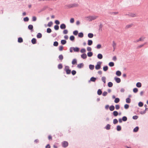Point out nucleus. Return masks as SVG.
Masks as SVG:
<instances>
[{"label":"nucleus","instance_id":"1","mask_svg":"<svg viewBox=\"0 0 148 148\" xmlns=\"http://www.w3.org/2000/svg\"><path fill=\"white\" fill-rule=\"evenodd\" d=\"M102 63L101 62L99 61L97 62V64L95 66V69L97 70L100 69L101 68V65Z\"/></svg>","mask_w":148,"mask_h":148},{"label":"nucleus","instance_id":"2","mask_svg":"<svg viewBox=\"0 0 148 148\" xmlns=\"http://www.w3.org/2000/svg\"><path fill=\"white\" fill-rule=\"evenodd\" d=\"M64 71H66L67 74H70L71 73V70L69 69V66H65L64 69Z\"/></svg>","mask_w":148,"mask_h":148},{"label":"nucleus","instance_id":"3","mask_svg":"<svg viewBox=\"0 0 148 148\" xmlns=\"http://www.w3.org/2000/svg\"><path fill=\"white\" fill-rule=\"evenodd\" d=\"M69 145L68 143L66 141H64L62 142V146L63 147L65 148L67 147Z\"/></svg>","mask_w":148,"mask_h":148},{"label":"nucleus","instance_id":"4","mask_svg":"<svg viewBox=\"0 0 148 148\" xmlns=\"http://www.w3.org/2000/svg\"><path fill=\"white\" fill-rule=\"evenodd\" d=\"M114 79L115 80V82L118 83H120L121 82V79L120 78L117 77H115L114 78Z\"/></svg>","mask_w":148,"mask_h":148},{"label":"nucleus","instance_id":"5","mask_svg":"<svg viewBox=\"0 0 148 148\" xmlns=\"http://www.w3.org/2000/svg\"><path fill=\"white\" fill-rule=\"evenodd\" d=\"M97 78L95 77H92L90 79V80L88 81V82H95L96 81L97 79Z\"/></svg>","mask_w":148,"mask_h":148},{"label":"nucleus","instance_id":"6","mask_svg":"<svg viewBox=\"0 0 148 148\" xmlns=\"http://www.w3.org/2000/svg\"><path fill=\"white\" fill-rule=\"evenodd\" d=\"M28 28L29 30H30L31 32L34 31L33 26L32 25L30 24L29 25L28 27Z\"/></svg>","mask_w":148,"mask_h":148},{"label":"nucleus","instance_id":"7","mask_svg":"<svg viewBox=\"0 0 148 148\" xmlns=\"http://www.w3.org/2000/svg\"><path fill=\"white\" fill-rule=\"evenodd\" d=\"M73 49L74 52H78L79 51L80 48L77 47H73Z\"/></svg>","mask_w":148,"mask_h":148},{"label":"nucleus","instance_id":"8","mask_svg":"<svg viewBox=\"0 0 148 148\" xmlns=\"http://www.w3.org/2000/svg\"><path fill=\"white\" fill-rule=\"evenodd\" d=\"M103 25L101 23H100V25H99V29H98L99 32H102V28Z\"/></svg>","mask_w":148,"mask_h":148},{"label":"nucleus","instance_id":"9","mask_svg":"<svg viewBox=\"0 0 148 148\" xmlns=\"http://www.w3.org/2000/svg\"><path fill=\"white\" fill-rule=\"evenodd\" d=\"M66 25L64 23H62L61 24L60 27L61 29H63L66 28Z\"/></svg>","mask_w":148,"mask_h":148},{"label":"nucleus","instance_id":"10","mask_svg":"<svg viewBox=\"0 0 148 148\" xmlns=\"http://www.w3.org/2000/svg\"><path fill=\"white\" fill-rule=\"evenodd\" d=\"M84 66V64L83 63H81L77 65V67L79 69H81L83 68Z\"/></svg>","mask_w":148,"mask_h":148},{"label":"nucleus","instance_id":"11","mask_svg":"<svg viewBox=\"0 0 148 148\" xmlns=\"http://www.w3.org/2000/svg\"><path fill=\"white\" fill-rule=\"evenodd\" d=\"M81 57L83 59H86L87 58V56L85 53H83L81 55Z\"/></svg>","mask_w":148,"mask_h":148},{"label":"nucleus","instance_id":"12","mask_svg":"<svg viewBox=\"0 0 148 148\" xmlns=\"http://www.w3.org/2000/svg\"><path fill=\"white\" fill-rule=\"evenodd\" d=\"M36 39L35 38H33L31 40V42L33 44H36Z\"/></svg>","mask_w":148,"mask_h":148},{"label":"nucleus","instance_id":"13","mask_svg":"<svg viewBox=\"0 0 148 148\" xmlns=\"http://www.w3.org/2000/svg\"><path fill=\"white\" fill-rule=\"evenodd\" d=\"M96 18V17L94 16H90L89 17V18L90 19L89 20L90 21L95 20Z\"/></svg>","mask_w":148,"mask_h":148},{"label":"nucleus","instance_id":"14","mask_svg":"<svg viewBox=\"0 0 148 148\" xmlns=\"http://www.w3.org/2000/svg\"><path fill=\"white\" fill-rule=\"evenodd\" d=\"M139 129V127L138 126H136L134 129L133 132H138Z\"/></svg>","mask_w":148,"mask_h":148},{"label":"nucleus","instance_id":"15","mask_svg":"<svg viewBox=\"0 0 148 148\" xmlns=\"http://www.w3.org/2000/svg\"><path fill=\"white\" fill-rule=\"evenodd\" d=\"M97 58L99 59H101L103 58V56L101 53H99L97 55Z\"/></svg>","mask_w":148,"mask_h":148},{"label":"nucleus","instance_id":"16","mask_svg":"<svg viewBox=\"0 0 148 148\" xmlns=\"http://www.w3.org/2000/svg\"><path fill=\"white\" fill-rule=\"evenodd\" d=\"M147 110H148V108H146L143 111H141L140 112V113L141 114H144L146 113V112Z\"/></svg>","mask_w":148,"mask_h":148},{"label":"nucleus","instance_id":"17","mask_svg":"<svg viewBox=\"0 0 148 148\" xmlns=\"http://www.w3.org/2000/svg\"><path fill=\"white\" fill-rule=\"evenodd\" d=\"M111 125L109 124H108L104 127L105 129H106L107 130H108L110 129Z\"/></svg>","mask_w":148,"mask_h":148},{"label":"nucleus","instance_id":"18","mask_svg":"<svg viewBox=\"0 0 148 148\" xmlns=\"http://www.w3.org/2000/svg\"><path fill=\"white\" fill-rule=\"evenodd\" d=\"M112 114L114 116H116L118 115V112L116 111H113V112H112Z\"/></svg>","mask_w":148,"mask_h":148},{"label":"nucleus","instance_id":"19","mask_svg":"<svg viewBox=\"0 0 148 148\" xmlns=\"http://www.w3.org/2000/svg\"><path fill=\"white\" fill-rule=\"evenodd\" d=\"M93 53L92 52H91V51H90V52H88L87 54V56L88 57H92L93 56Z\"/></svg>","mask_w":148,"mask_h":148},{"label":"nucleus","instance_id":"20","mask_svg":"<svg viewBox=\"0 0 148 148\" xmlns=\"http://www.w3.org/2000/svg\"><path fill=\"white\" fill-rule=\"evenodd\" d=\"M116 74L118 76H120L121 75V72L119 71H117L116 72Z\"/></svg>","mask_w":148,"mask_h":148},{"label":"nucleus","instance_id":"21","mask_svg":"<svg viewBox=\"0 0 148 148\" xmlns=\"http://www.w3.org/2000/svg\"><path fill=\"white\" fill-rule=\"evenodd\" d=\"M115 109V107L113 105H111L109 107V110L110 111H113Z\"/></svg>","mask_w":148,"mask_h":148},{"label":"nucleus","instance_id":"22","mask_svg":"<svg viewBox=\"0 0 148 148\" xmlns=\"http://www.w3.org/2000/svg\"><path fill=\"white\" fill-rule=\"evenodd\" d=\"M78 36L79 37L82 38L84 36V34L83 32H81L78 34Z\"/></svg>","mask_w":148,"mask_h":148},{"label":"nucleus","instance_id":"23","mask_svg":"<svg viewBox=\"0 0 148 148\" xmlns=\"http://www.w3.org/2000/svg\"><path fill=\"white\" fill-rule=\"evenodd\" d=\"M93 43L92 41V40H89L88 41V45L90 46L92 45Z\"/></svg>","mask_w":148,"mask_h":148},{"label":"nucleus","instance_id":"24","mask_svg":"<svg viewBox=\"0 0 148 148\" xmlns=\"http://www.w3.org/2000/svg\"><path fill=\"white\" fill-rule=\"evenodd\" d=\"M36 37L38 38H40L42 37V34L40 33H39L37 34Z\"/></svg>","mask_w":148,"mask_h":148},{"label":"nucleus","instance_id":"25","mask_svg":"<svg viewBox=\"0 0 148 148\" xmlns=\"http://www.w3.org/2000/svg\"><path fill=\"white\" fill-rule=\"evenodd\" d=\"M77 63V59H73L72 62V64L73 65H74L75 64H76Z\"/></svg>","mask_w":148,"mask_h":148},{"label":"nucleus","instance_id":"26","mask_svg":"<svg viewBox=\"0 0 148 148\" xmlns=\"http://www.w3.org/2000/svg\"><path fill=\"white\" fill-rule=\"evenodd\" d=\"M108 67L107 66H105L103 67V70L104 71H106L108 69Z\"/></svg>","mask_w":148,"mask_h":148},{"label":"nucleus","instance_id":"27","mask_svg":"<svg viewBox=\"0 0 148 148\" xmlns=\"http://www.w3.org/2000/svg\"><path fill=\"white\" fill-rule=\"evenodd\" d=\"M102 91L101 89H99L97 91V94L99 95H101L102 93Z\"/></svg>","mask_w":148,"mask_h":148},{"label":"nucleus","instance_id":"28","mask_svg":"<svg viewBox=\"0 0 148 148\" xmlns=\"http://www.w3.org/2000/svg\"><path fill=\"white\" fill-rule=\"evenodd\" d=\"M69 39L71 41H74L75 40V37L74 36L72 35L70 37Z\"/></svg>","mask_w":148,"mask_h":148},{"label":"nucleus","instance_id":"29","mask_svg":"<svg viewBox=\"0 0 148 148\" xmlns=\"http://www.w3.org/2000/svg\"><path fill=\"white\" fill-rule=\"evenodd\" d=\"M18 42H19V43H21V42H23V38L21 37H19L18 38Z\"/></svg>","mask_w":148,"mask_h":148},{"label":"nucleus","instance_id":"30","mask_svg":"<svg viewBox=\"0 0 148 148\" xmlns=\"http://www.w3.org/2000/svg\"><path fill=\"white\" fill-rule=\"evenodd\" d=\"M89 68L91 70H93L94 68V65L92 64H90L89 66Z\"/></svg>","mask_w":148,"mask_h":148},{"label":"nucleus","instance_id":"31","mask_svg":"<svg viewBox=\"0 0 148 148\" xmlns=\"http://www.w3.org/2000/svg\"><path fill=\"white\" fill-rule=\"evenodd\" d=\"M145 38V37L143 38L142 39V37H141L138 40H136V41H135V42H138L139 41H143L144 39Z\"/></svg>","mask_w":148,"mask_h":148},{"label":"nucleus","instance_id":"32","mask_svg":"<svg viewBox=\"0 0 148 148\" xmlns=\"http://www.w3.org/2000/svg\"><path fill=\"white\" fill-rule=\"evenodd\" d=\"M131 99L129 97L127 98L126 99V102L127 103H129L131 102Z\"/></svg>","mask_w":148,"mask_h":148},{"label":"nucleus","instance_id":"33","mask_svg":"<svg viewBox=\"0 0 148 148\" xmlns=\"http://www.w3.org/2000/svg\"><path fill=\"white\" fill-rule=\"evenodd\" d=\"M93 34L92 33H89L88 34V36L90 38H92L93 37Z\"/></svg>","mask_w":148,"mask_h":148},{"label":"nucleus","instance_id":"34","mask_svg":"<svg viewBox=\"0 0 148 148\" xmlns=\"http://www.w3.org/2000/svg\"><path fill=\"white\" fill-rule=\"evenodd\" d=\"M66 43V41L65 40H62L61 41V43L62 45L65 44Z\"/></svg>","mask_w":148,"mask_h":148},{"label":"nucleus","instance_id":"35","mask_svg":"<svg viewBox=\"0 0 148 148\" xmlns=\"http://www.w3.org/2000/svg\"><path fill=\"white\" fill-rule=\"evenodd\" d=\"M136 86L138 88H140L141 87L142 84L140 82H138L136 84Z\"/></svg>","mask_w":148,"mask_h":148},{"label":"nucleus","instance_id":"36","mask_svg":"<svg viewBox=\"0 0 148 148\" xmlns=\"http://www.w3.org/2000/svg\"><path fill=\"white\" fill-rule=\"evenodd\" d=\"M113 84L111 82H109L108 84V86L109 87H111L112 86Z\"/></svg>","mask_w":148,"mask_h":148},{"label":"nucleus","instance_id":"37","mask_svg":"<svg viewBox=\"0 0 148 148\" xmlns=\"http://www.w3.org/2000/svg\"><path fill=\"white\" fill-rule=\"evenodd\" d=\"M120 99L119 98H116L114 100V102L115 103H118L120 101Z\"/></svg>","mask_w":148,"mask_h":148},{"label":"nucleus","instance_id":"38","mask_svg":"<svg viewBox=\"0 0 148 148\" xmlns=\"http://www.w3.org/2000/svg\"><path fill=\"white\" fill-rule=\"evenodd\" d=\"M58 58L61 61H62L64 58L62 54L58 56Z\"/></svg>","mask_w":148,"mask_h":148},{"label":"nucleus","instance_id":"39","mask_svg":"<svg viewBox=\"0 0 148 148\" xmlns=\"http://www.w3.org/2000/svg\"><path fill=\"white\" fill-rule=\"evenodd\" d=\"M121 130V127L120 125H118L116 127V130L117 131H119Z\"/></svg>","mask_w":148,"mask_h":148},{"label":"nucleus","instance_id":"40","mask_svg":"<svg viewBox=\"0 0 148 148\" xmlns=\"http://www.w3.org/2000/svg\"><path fill=\"white\" fill-rule=\"evenodd\" d=\"M108 13L110 14H113L114 15H116L118 13V12H111L110 11H109L108 12Z\"/></svg>","mask_w":148,"mask_h":148},{"label":"nucleus","instance_id":"41","mask_svg":"<svg viewBox=\"0 0 148 148\" xmlns=\"http://www.w3.org/2000/svg\"><path fill=\"white\" fill-rule=\"evenodd\" d=\"M64 7L65 8H72L71 4L65 5Z\"/></svg>","mask_w":148,"mask_h":148},{"label":"nucleus","instance_id":"42","mask_svg":"<svg viewBox=\"0 0 148 148\" xmlns=\"http://www.w3.org/2000/svg\"><path fill=\"white\" fill-rule=\"evenodd\" d=\"M109 66L110 67H113L114 65V63L113 62H110L108 64Z\"/></svg>","mask_w":148,"mask_h":148},{"label":"nucleus","instance_id":"43","mask_svg":"<svg viewBox=\"0 0 148 148\" xmlns=\"http://www.w3.org/2000/svg\"><path fill=\"white\" fill-rule=\"evenodd\" d=\"M80 51L81 53H84L86 52V50L85 48H82L81 49Z\"/></svg>","mask_w":148,"mask_h":148},{"label":"nucleus","instance_id":"44","mask_svg":"<svg viewBox=\"0 0 148 148\" xmlns=\"http://www.w3.org/2000/svg\"><path fill=\"white\" fill-rule=\"evenodd\" d=\"M78 32L77 30H75L73 31V34L75 36H77L78 34Z\"/></svg>","mask_w":148,"mask_h":148},{"label":"nucleus","instance_id":"45","mask_svg":"<svg viewBox=\"0 0 148 148\" xmlns=\"http://www.w3.org/2000/svg\"><path fill=\"white\" fill-rule=\"evenodd\" d=\"M116 44L115 42L114 41H113V42H112V45L113 47V49H114L113 51H114L115 49V46H116Z\"/></svg>","mask_w":148,"mask_h":148},{"label":"nucleus","instance_id":"46","mask_svg":"<svg viewBox=\"0 0 148 148\" xmlns=\"http://www.w3.org/2000/svg\"><path fill=\"white\" fill-rule=\"evenodd\" d=\"M122 120L123 121H126L127 120V118L126 116H123L122 118Z\"/></svg>","mask_w":148,"mask_h":148},{"label":"nucleus","instance_id":"47","mask_svg":"<svg viewBox=\"0 0 148 148\" xmlns=\"http://www.w3.org/2000/svg\"><path fill=\"white\" fill-rule=\"evenodd\" d=\"M29 20V18L28 17H26L23 18V21L25 22H28Z\"/></svg>","mask_w":148,"mask_h":148},{"label":"nucleus","instance_id":"48","mask_svg":"<svg viewBox=\"0 0 148 148\" xmlns=\"http://www.w3.org/2000/svg\"><path fill=\"white\" fill-rule=\"evenodd\" d=\"M78 5L77 3H73L71 4L72 8H74L75 7H77L78 6Z\"/></svg>","mask_w":148,"mask_h":148},{"label":"nucleus","instance_id":"49","mask_svg":"<svg viewBox=\"0 0 148 148\" xmlns=\"http://www.w3.org/2000/svg\"><path fill=\"white\" fill-rule=\"evenodd\" d=\"M52 32L51 29L49 28H48L47 29V32L48 33H50Z\"/></svg>","mask_w":148,"mask_h":148},{"label":"nucleus","instance_id":"50","mask_svg":"<svg viewBox=\"0 0 148 148\" xmlns=\"http://www.w3.org/2000/svg\"><path fill=\"white\" fill-rule=\"evenodd\" d=\"M58 45V43L57 41H55L54 42L53 45L55 47H57Z\"/></svg>","mask_w":148,"mask_h":148},{"label":"nucleus","instance_id":"51","mask_svg":"<svg viewBox=\"0 0 148 148\" xmlns=\"http://www.w3.org/2000/svg\"><path fill=\"white\" fill-rule=\"evenodd\" d=\"M130 16L131 17H135L137 16V15L136 14L131 13L130 14Z\"/></svg>","mask_w":148,"mask_h":148},{"label":"nucleus","instance_id":"52","mask_svg":"<svg viewBox=\"0 0 148 148\" xmlns=\"http://www.w3.org/2000/svg\"><path fill=\"white\" fill-rule=\"evenodd\" d=\"M138 106L140 107H142L143 106V103L142 102L140 101L138 103Z\"/></svg>","mask_w":148,"mask_h":148},{"label":"nucleus","instance_id":"53","mask_svg":"<svg viewBox=\"0 0 148 148\" xmlns=\"http://www.w3.org/2000/svg\"><path fill=\"white\" fill-rule=\"evenodd\" d=\"M54 29L56 30H58L59 29V26L58 25H56L54 26Z\"/></svg>","mask_w":148,"mask_h":148},{"label":"nucleus","instance_id":"54","mask_svg":"<svg viewBox=\"0 0 148 148\" xmlns=\"http://www.w3.org/2000/svg\"><path fill=\"white\" fill-rule=\"evenodd\" d=\"M53 24V23L52 21H50L47 24V26L49 27H51L52 26Z\"/></svg>","mask_w":148,"mask_h":148},{"label":"nucleus","instance_id":"55","mask_svg":"<svg viewBox=\"0 0 148 148\" xmlns=\"http://www.w3.org/2000/svg\"><path fill=\"white\" fill-rule=\"evenodd\" d=\"M62 64H60L58 65V68L59 69H61L62 68Z\"/></svg>","mask_w":148,"mask_h":148},{"label":"nucleus","instance_id":"56","mask_svg":"<svg viewBox=\"0 0 148 148\" xmlns=\"http://www.w3.org/2000/svg\"><path fill=\"white\" fill-rule=\"evenodd\" d=\"M118 123V121L116 119H114L113 120V123L114 124H116Z\"/></svg>","mask_w":148,"mask_h":148},{"label":"nucleus","instance_id":"57","mask_svg":"<svg viewBox=\"0 0 148 148\" xmlns=\"http://www.w3.org/2000/svg\"><path fill=\"white\" fill-rule=\"evenodd\" d=\"M129 107V106L128 104H126L124 106V108L126 109H128Z\"/></svg>","mask_w":148,"mask_h":148},{"label":"nucleus","instance_id":"58","mask_svg":"<svg viewBox=\"0 0 148 148\" xmlns=\"http://www.w3.org/2000/svg\"><path fill=\"white\" fill-rule=\"evenodd\" d=\"M138 89L137 88H134L133 89V92L134 93H136L138 91Z\"/></svg>","mask_w":148,"mask_h":148},{"label":"nucleus","instance_id":"59","mask_svg":"<svg viewBox=\"0 0 148 148\" xmlns=\"http://www.w3.org/2000/svg\"><path fill=\"white\" fill-rule=\"evenodd\" d=\"M101 47V45L100 44H98L96 48L98 49H100Z\"/></svg>","mask_w":148,"mask_h":148},{"label":"nucleus","instance_id":"60","mask_svg":"<svg viewBox=\"0 0 148 148\" xmlns=\"http://www.w3.org/2000/svg\"><path fill=\"white\" fill-rule=\"evenodd\" d=\"M63 47L61 45L59 47V50L60 51H61L63 50Z\"/></svg>","mask_w":148,"mask_h":148},{"label":"nucleus","instance_id":"61","mask_svg":"<svg viewBox=\"0 0 148 148\" xmlns=\"http://www.w3.org/2000/svg\"><path fill=\"white\" fill-rule=\"evenodd\" d=\"M76 72L75 70H73L71 71V73L73 75H74L76 74Z\"/></svg>","mask_w":148,"mask_h":148},{"label":"nucleus","instance_id":"62","mask_svg":"<svg viewBox=\"0 0 148 148\" xmlns=\"http://www.w3.org/2000/svg\"><path fill=\"white\" fill-rule=\"evenodd\" d=\"M37 20V18L35 16H33L32 18V21H35Z\"/></svg>","mask_w":148,"mask_h":148},{"label":"nucleus","instance_id":"63","mask_svg":"<svg viewBox=\"0 0 148 148\" xmlns=\"http://www.w3.org/2000/svg\"><path fill=\"white\" fill-rule=\"evenodd\" d=\"M138 116L137 115H135L133 116L132 119L134 120H136L138 119Z\"/></svg>","mask_w":148,"mask_h":148},{"label":"nucleus","instance_id":"64","mask_svg":"<svg viewBox=\"0 0 148 148\" xmlns=\"http://www.w3.org/2000/svg\"><path fill=\"white\" fill-rule=\"evenodd\" d=\"M55 23L56 24V25H58L60 24V22L58 20H56L55 21Z\"/></svg>","mask_w":148,"mask_h":148}]
</instances>
